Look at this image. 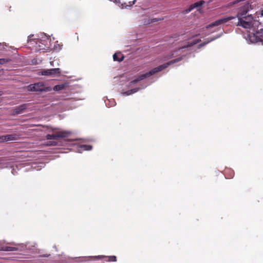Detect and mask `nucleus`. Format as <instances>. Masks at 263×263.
I'll use <instances>...</instances> for the list:
<instances>
[{
    "instance_id": "1",
    "label": "nucleus",
    "mask_w": 263,
    "mask_h": 263,
    "mask_svg": "<svg viewBox=\"0 0 263 263\" xmlns=\"http://www.w3.org/2000/svg\"><path fill=\"white\" fill-rule=\"evenodd\" d=\"M251 9V5L248 2H245L240 8L235 16L238 18L237 26H240L247 30L248 33L245 38L248 43L260 42L263 45V29L261 28L260 23L251 15H246Z\"/></svg>"
},
{
    "instance_id": "2",
    "label": "nucleus",
    "mask_w": 263,
    "mask_h": 263,
    "mask_svg": "<svg viewBox=\"0 0 263 263\" xmlns=\"http://www.w3.org/2000/svg\"><path fill=\"white\" fill-rule=\"evenodd\" d=\"M199 42V40L194 38L190 39L189 41L187 42V44H185L181 47H180L178 49L176 50H174L171 52L170 54H168L163 58L162 61H165L166 60H168L172 58H176L174 60H171L167 63H164L161 65H160L157 67H155L150 70L148 72H147L145 73L140 74L137 78L135 80L132 81L130 82L129 86H132L133 84H135L138 83L139 81L143 80L145 79L149 78L155 74V73L160 72L163 69L166 68L170 65L176 63L180 61H181L182 59L183 52L185 51V49L189 47H191L197 43Z\"/></svg>"
},
{
    "instance_id": "3",
    "label": "nucleus",
    "mask_w": 263,
    "mask_h": 263,
    "mask_svg": "<svg viewBox=\"0 0 263 263\" xmlns=\"http://www.w3.org/2000/svg\"><path fill=\"white\" fill-rule=\"evenodd\" d=\"M33 35H30L28 37L29 45L34 46L36 50H50L51 45V39L45 33H41L37 39H33Z\"/></svg>"
},
{
    "instance_id": "4",
    "label": "nucleus",
    "mask_w": 263,
    "mask_h": 263,
    "mask_svg": "<svg viewBox=\"0 0 263 263\" xmlns=\"http://www.w3.org/2000/svg\"><path fill=\"white\" fill-rule=\"evenodd\" d=\"M27 88L29 91H48L51 90V87H45L42 82L29 85Z\"/></svg>"
},
{
    "instance_id": "5",
    "label": "nucleus",
    "mask_w": 263,
    "mask_h": 263,
    "mask_svg": "<svg viewBox=\"0 0 263 263\" xmlns=\"http://www.w3.org/2000/svg\"><path fill=\"white\" fill-rule=\"evenodd\" d=\"M235 18H236L235 16H232L224 17L219 19V20L216 21L215 22L211 23V24L209 25L206 27V28L208 29H211L214 27H218V26L224 25V24H227V23H228L230 21H231L233 19H234Z\"/></svg>"
},
{
    "instance_id": "6",
    "label": "nucleus",
    "mask_w": 263,
    "mask_h": 263,
    "mask_svg": "<svg viewBox=\"0 0 263 263\" xmlns=\"http://www.w3.org/2000/svg\"><path fill=\"white\" fill-rule=\"evenodd\" d=\"M71 133L70 131L61 130L59 131L56 134H48L46 135V138L47 140L57 139L59 138H63L69 137Z\"/></svg>"
},
{
    "instance_id": "7",
    "label": "nucleus",
    "mask_w": 263,
    "mask_h": 263,
    "mask_svg": "<svg viewBox=\"0 0 263 263\" xmlns=\"http://www.w3.org/2000/svg\"><path fill=\"white\" fill-rule=\"evenodd\" d=\"M61 73L60 68H52L43 70L41 73L42 76H54L59 75Z\"/></svg>"
},
{
    "instance_id": "8",
    "label": "nucleus",
    "mask_w": 263,
    "mask_h": 263,
    "mask_svg": "<svg viewBox=\"0 0 263 263\" xmlns=\"http://www.w3.org/2000/svg\"><path fill=\"white\" fill-rule=\"evenodd\" d=\"M203 4H204V2L203 1L197 2L191 5L187 9H185L184 12L185 13H188L194 8L201 7Z\"/></svg>"
},
{
    "instance_id": "9",
    "label": "nucleus",
    "mask_w": 263,
    "mask_h": 263,
    "mask_svg": "<svg viewBox=\"0 0 263 263\" xmlns=\"http://www.w3.org/2000/svg\"><path fill=\"white\" fill-rule=\"evenodd\" d=\"M17 139V136L16 134H11L6 136H3L0 137L2 141H14Z\"/></svg>"
},
{
    "instance_id": "10",
    "label": "nucleus",
    "mask_w": 263,
    "mask_h": 263,
    "mask_svg": "<svg viewBox=\"0 0 263 263\" xmlns=\"http://www.w3.org/2000/svg\"><path fill=\"white\" fill-rule=\"evenodd\" d=\"M146 86H144L143 87H142L141 88H140V87L135 88H134V89L127 90L126 91L123 92L121 93V94L123 96H129V95H132V94H133L134 93H136V92H137L138 91H139L141 89H143V88H145Z\"/></svg>"
},
{
    "instance_id": "11",
    "label": "nucleus",
    "mask_w": 263,
    "mask_h": 263,
    "mask_svg": "<svg viewBox=\"0 0 263 263\" xmlns=\"http://www.w3.org/2000/svg\"><path fill=\"white\" fill-rule=\"evenodd\" d=\"M92 147L89 145L82 144L78 146L77 152L78 153H82L83 151H89L91 150Z\"/></svg>"
},
{
    "instance_id": "12",
    "label": "nucleus",
    "mask_w": 263,
    "mask_h": 263,
    "mask_svg": "<svg viewBox=\"0 0 263 263\" xmlns=\"http://www.w3.org/2000/svg\"><path fill=\"white\" fill-rule=\"evenodd\" d=\"M123 58L124 57L120 52H116L113 55V59L115 61L121 62Z\"/></svg>"
},
{
    "instance_id": "13",
    "label": "nucleus",
    "mask_w": 263,
    "mask_h": 263,
    "mask_svg": "<svg viewBox=\"0 0 263 263\" xmlns=\"http://www.w3.org/2000/svg\"><path fill=\"white\" fill-rule=\"evenodd\" d=\"M62 45L58 44V42H56L54 43V45L53 46H52V45H51V48L50 50H53L56 51H59L62 49Z\"/></svg>"
},
{
    "instance_id": "14",
    "label": "nucleus",
    "mask_w": 263,
    "mask_h": 263,
    "mask_svg": "<svg viewBox=\"0 0 263 263\" xmlns=\"http://www.w3.org/2000/svg\"><path fill=\"white\" fill-rule=\"evenodd\" d=\"M163 17L158 18H153V19L148 18L146 20L145 22H144V25H147V24H149L152 23H155V22H156L158 21H162V20H163Z\"/></svg>"
},
{
    "instance_id": "15",
    "label": "nucleus",
    "mask_w": 263,
    "mask_h": 263,
    "mask_svg": "<svg viewBox=\"0 0 263 263\" xmlns=\"http://www.w3.org/2000/svg\"><path fill=\"white\" fill-rule=\"evenodd\" d=\"M27 108L26 104H23L15 108V111L16 114H21Z\"/></svg>"
},
{
    "instance_id": "16",
    "label": "nucleus",
    "mask_w": 263,
    "mask_h": 263,
    "mask_svg": "<svg viewBox=\"0 0 263 263\" xmlns=\"http://www.w3.org/2000/svg\"><path fill=\"white\" fill-rule=\"evenodd\" d=\"M67 86L66 84H61L60 85H57L54 86L53 89L54 91H59L61 90H63L65 88V87Z\"/></svg>"
},
{
    "instance_id": "17",
    "label": "nucleus",
    "mask_w": 263,
    "mask_h": 263,
    "mask_svg": "<svg viewBox=\"0 0 263 263\" xmlns=\"http://www.w3.org/2000/svg\"><path fill=\"white\" fill-rule=\"evenodd\" d=\"M45 145L47 146H56L58 145V142L56 141H49L46 142Z\"/></svg>"
},
{
    "instance_id": "18",
    "label": "nucleus",
    "mask_w": 263,
    "mask_h": 263,
    "mask_svg": "<svg viewBox=\"0 0 263 263\" xmlns=\"http://www.w3.org/2000/svg\"><path fill=\"white\" fill-rule=\"evenodd\" d=\"M107 102H108V103H109L110 104H109L106 101H105V103L106 104V105L108 107H112L116 105V102H115L114 100L110 101V100H108Z\"/></svg>"
},
{
    "instance_id": "19",
    "label": "nucleus",
    "mask_w": 263,
    "mask_h": 263,
    "mask_svg": "<svg viewBox=\"0 0 263 263\" xmlns=\"http://www.w3.org/2000/svg\"><path fill=\"white\" fill-rule=\"evenodd\" d=\"M9 61H10V60L8 58L0 59V64H4L5 63H8Z\"/></svg>"
},
{
    "instance_id": "20",
    "label": "nucleus",
    "mask_w": 263,
    "mask_h": 263,
    "mask_svg": "<svg viewBox=\"0 0 263 263\" xmlns=\"http://www.w3.org/2000/svg\"><path fill=\"white\" fill-rule=\"evenodd\" d=\"M5 251H13L16 250V248L14 247H6L3 249Z\"/></svg>"
},
{
    "instance_id": "21",
    "label": "nucleus",
    "mask_w": 263,
    "mask_h": 263,
    "mask_svg": "<svg viewBox=\"0 0 263 263\" xmlns=\"http://www.w3.org/2000/svg\"><path fill=\"white\" fill-rule=\"evenodd\" d=\"M108 258V261H116L117 258L115 256H109L107 257Z\"/></svg>"
},
{
    "instance_id": "22",
    "label": "nucleus",
    "mask_w": 263,
    "mask_h": 263,
    "mask_svg": "<svg viewBox=\"0 0 263 263\" xmlns=\"http://www.w3.org/2000/svg\"><path fill=\"white\" fill-rule=\"evenodd\" d=\"M215 39V38H212V39H211L210 40H209L208 42H205V43H204L203 44H200V45H199V46H200V47H201V46H203V45H205V44H208V43L210 42L211 41H212L214 40Z\"/></svg>"
},
{
    "instance_id": "23",
    "label": "nucleus",
    "mask_w": 263,
    "mask_h": 263,
    "mask_svg": "<svg viewBox=\"0 0 263 263\" xmlns=\"http://www.w3.org/2000/svg\"><path fill=\"white\" fill-rule=\"evenodd\" d=\"M105 257V256H95V257L97 258H101Z\"/></svg>"
},
{
    "instance_id": "24",
    "label": "nucleus",
    "mask_w": 263,
    "mask_h": 263,
    "mask_svg": "<svg viewBox=\"0 0 263 263\" xmlns=\"http://www.w3.org/2000/svg\"><path fill=\"white\" fill-rule=\"evenodd\" d=\"M3 159L2 158H0V164H2Z\"/></svg>"
},
{
    "instance_id": "25",
    "label": "nucleus",
    "mask_w": 263,
    "mask_h": 263,
    "mask_svg": "<svg viewBox=\"0 0 263 263\" xmlns=\"http://www.w3.org/2000/svg\"><path fill=\"white\" fill-rule=\"evenodd\" d=\"M260 15L261 16H263V10L261 11Z\"/></svg>"
},
{
    "instance_id": "26",
    "label": "nucleus",
    "mask_w": 263,
    "mask_h": 263,
    "mask_svg": "<svg viewBox=\"0 0 263 263\" xmlns=\"http://www.w3.org/2000/svg\"><path fill=\"white\" fill-rule=\"evenodd\" d=\"M240 1H241V0L237 1H235L234 2V3L235 4V3H238L239 2H240Z\"/></svg>"
},
{
    "instance_id": "27",
    "label": "nucleus",
    "mask_w": 263,
    "mask_h": 263,
    "mask_svg": "<svg viewBox=\"0 0 263 263\" xmlns=\"http://www.w3.org/2000/svg\"><path fill=\"white\" fill-rule=\"evenodd\" d=\"M50 65H51V66H53V62H50Z\"/></svg>"
},
{
    "instance_id": "28",
    "label": "nucleus",
    "mask_w": 263,
    "mask_h": 263,
    "mask_svg": "<svg viewBox=\"0 0 263 263\" xmlns=\"http://www.w3.org/2000/svg\"><path fill=\"white\" fill-rule=\"evenodd\" d=\"M215 31V30H213L211 31V32H214Z\"/></svg>"
},
{
    "instance_id": "29",
    "label": "nucleus",
    "mask_w": 263,
    "mask_h": 263,
    "mask_svg": "<svg viewBox=\"0 0 263 263\" xmlns=\"http://www.w3.org/2000/svg\"><path fill=\"white\" fill-rule=\"evenodd\" d=\"M1 95V94L0 93V96Z\"/></svg>"
}]
</instances>
